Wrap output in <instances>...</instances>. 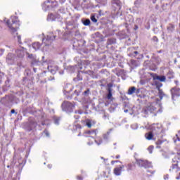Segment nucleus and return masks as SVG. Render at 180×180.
I'll use <instances>...</instances> for the list:
<instances>
[{"mask_svg": "<svg viewBox=\"0 0 180 180\" xmlns=\"http://www.w3.org/2000/svg\"><path fill=\"white\" fill-rule=\"evenodd\" d=\"M158 108H159L158 110L160 112H162L161 110V103H160V100H158V98L156 99L155 102L149 103L143 109L142 112L144 115H150V113H155Z\"/></svg>", "mask_w": 180, "mask_h": 180, "instance_id": "nucleus-1", "label": "nucleus"}, {"mask_svg": "<svg viewBox=\"0 0 180 180\" xmlns=\"http://www.w3.org/2000/svg\"><path fill=\"white\" fill-rule=\"evenodd\" d=\"M7 26L9 27L11 33H15V32L19 29L20 24L19 23V20L16 17L12 18V23L9 21L6 22Z\"/></svg>", "mask_w": 180, "mask_h": 180, "instance_id": "nucleus-2", "label": "nucleus"}, {"mask_svg": "<svg viewBox=\"0 0 180 180\" xmlns=\"http://www.w3.org/2000/svg\"><path fill=\"white\" fill-rule=\"evenodd\" d=\"M75 108V103H71L70 101H65L62 104V109L67 113H71L74 112V109Z\"/></svg>", "mask_w": 180, "mask_h": 180, "instance_id": "nucleus-3", "label": "nucleus"}, {"mask_svg": "<svg viewBox=\"0 0 180 180\" xmlns=\"http://www.w3.org/2000/svg\"><path fill=\"white\" fill-rule=\"evenodd\" d=\"M56 6H58V3H57V1L48 0L42 4V9L44 11H49L50 8H56Z\"/></svg>", "mask_w": 180, "mask_h": 180, "instance_id": "nucleus-4", "label": "nucleus"}, {"mask_svg": "<svg viewBox=\"0 0 180 180\" xmlns=\"http://www.w3.org/2000/svg\"><path fill=\"white\" fill-rule=\"evenodd\" d=\"M53 64H54V62H53V60H49L47 68L49 71L51 72V74H53L54 75V74H56L57 71H58V66Z\"/></svg>", "mask_w": 180, "mask_h": 180, "instance_id": "nucleus-5", "label": "nucleus"}, {"mask_svg": "<svg viewBox=\"0 0 180 180\" xmlns=\"http://www.w3.org/2000/svg\"><path fill=\"white\" fill-rule=\"evenodd\" d=\"M172 101H176L180 96V89L177 87H174L170 90Z\"/></svg>", "mask_w": 180, "mask_h": 180, "instance_id": "nucleus-6", "label": "nucleus"}, {"mask_svg": "<svg viewBox=\"0 0 180 180\" xmlns=\"http://www.w3.org/2000/svg\"><path fill=\"white\" fill-rule=\"evenodd\" d=\"M150 129L152 130V133L153 134H158L159 133H161L162 131V129H161V125L158 124H153L150 126Z\"/></svg>", "mask_w": 180, "mask_h": 180, "instance_id": "nucleus-7", "label": "nucleus"}, {"mask_svg": "<svg viewBox=\"0 0 180 180\" xmlns=\"http://www.w3.org/2000/svg\"><path fill=\"white\" fill-rule=\"evenodd\" d=\"M96 134H98V129L88 130L84 132L85 137H91L94 139L96 137Z\"/></svg>", "mask_w": 180, "mask_h": 180, "instance_id": "nucleus-8", "label": "nucleus"}, {"mask_svg": "<svg viewBox=\"0 0 180 180\" xmlns=\"http://www.w3.org/2000/svg\"><path fill=\"white\" fill-rule=\"evenodd\" d=\"M13 101V97L12 96H6V97H4L1 99L0 102L3 105H9V103H11Z\"/></svg>", "mask_w": 180, "mask_h": 180, "instance_id": "nucleus-9", "label": "nucleus"}, {"mask_svg": "<svg viewBox=\"0 0 180 180\" xmlns=\"http://www.w3.org/2000/svg\"><path fill=\"white\" fill-rule=\"evenodd\" d=\"M161 86H162V84H159L156 85V88L158 91V96L160 99V101L162 99V98H165V96H167V94H164V91L162 89H161Z\"/></svg>", "mask_w": 180, "mask_h": 180, "instance_id": "nucleus-10", "label": "nucleus"}, {"mask_svg": "<svg viewBox=\"0 0 180 180\" xmlns=\"http://www.w3.org/2000/svg\"><path fill=\"white\" fill-rule=\"evenodd\" d=\"M58 19H61V17L60 15H54L53 13H51L48 15L47 20H49L51 22H53L54 20H58Z\"/></svg>", "mask_w": 180, "mask_h": 180, "instance_id": "nucleus-11", "label": "nucleus"}, {"mask_svg": "<svg viewBox=\"0 0 180 180\" xmlns=\"http://www.w3.org/2000/svg\"><path fill=\"white\" fill-rule=\"evenodd\" d=\"M15 60V55L13 53H8L6 57V63L10 65L13 64V60Z\"/></svg>", "mask_w": 180, "mask_h": 180, "instance_id": "nucleus-12", "label": "nucleus"}, {"mask_svg": "<svg viewBox=\"0 0 180 180\" xmlns=\"http://www.w3.org/2000/svg\"><path fill=\"white\" fill-rule=\"evenodd\" d=\"M112 4L113 8H115V9H120L122 8V2L120 0H112Z\"/></svg>", "mask_w": 180, "mask_h": 180, "instance_id": "nucleus-13", "label": "nucleus"}, {"mask_svg": "<svg viewBox=\"0 0 180 180\" xmlns=\"http://www.w3.org/2000/svg\"><path fill=\"white\" fill-rule=\"evenodd\" d=\"M124 168V165H121L118 167H115L114 169V174L115 175H116L117 176H119L120 175H122V169Z\"/></svg>", "mask_w": 180, "mask_h": 180, "instance_id": "nucleus-14", "label": "nucleus"}, {"mask_svg": "<svg viewBox=\"0 0 180 180\" xmlns=\"http://www.w3.org/2000/svg\"><path fill=\"white\" fill-rule=\"evenodd\" d=\"M15 54L18 57L20 58H22V57L25 56V50H23V48H20V49H17L15 51Z\"/></svg>", "mask_w": 180, "mask_h": 180, "instance_id": "nucleus-15", "label": "nucleus"}, {"mask_svg": "<svg viewBox=\"0 0 180 180\" xmlns=\"http://www.w3.org/2000/svg\"><path fill=\"white\" fill-rule=\"evenodd\" d=\"M29 58H32V64L33 65H36L37 64H39V59H37V58H36V56L33 55V54H30L28 56Z\"/></svg>", "mask_w": 180, "mask_h": 180, "instance_id": "nucleus-16", "label": "nucleus"}, {"mask_svg": "<svg viewBox=\"0 0 180 180\" xmlns=\"http://www.w3.org/2000/svg\"><path fill=\"white\" fill-rule=\"evenodd\" d=\"M32 46L35 51H37V50H40L41 48V44H40V42H34L32 44Z\"/></svg>", "mask_w": 180, "mask_h": 180, "instance_id": "nucleus-17", "label": "nucleus"}, {"mask_svg": "<svg viewBox=\"0 0 180 180\" xmlns=\"http://www.w3.org/2000/svg\"><path fill=\"white\" fill-rule=\"evenodd\" d=\"M108 94H107V99H108V101H113V96L112 94V89L111 88H108Z\"/></svg>", "mask_w": 180, "mask_h": 180, "instance_id": "nucleus-18", "label": "nucleus"}, {"mask_svg": "<svg viewBox=\"0 0 180 180\" xmlns=\"http://www.w3.org/2000/svg\"><path fill=\"white\" fill-rule=\"evenodd\" d=\"M154 79H158V81H160V82H165L167 77L165 76H156L154 77Z\"/></svg>", "mask_w": 180, "mask_h": 180, "instance_id": "nucleus-19", "label": "nucleus"}, {"mask_svg": "<svg viewBox=\"0 0 180 180\" xmlns=\"http://www.w3.org/2000/svg\"><path fill=\"white\" fill-rule=\"evenodd\" d=\"M51 34H49V35H47L46 40V41H48V43H51V41H53V40L56 39V35H53L52 37Z\"/></svg>", "mask_w": 180, "mask_h": 180, "instance_id": "nucleus-20", "label": "nucleus"}, {"mask_svg": "<svg viewBox=\"0 0 180 180\" xmlns=\"http://www.w3.org/2000/svg\"><path fill=\"white\" fill-rule=\"evenodd\" d=\"M167 30H168L169 33H172V32H174V30H175V25H174L172 24H169L167 26Z\"/></svg>", "mask_w": 180, "mask_h": 180, "instance_id": "nucleus-21", "label": "nucleus"}, {"mask_svg": "<svg viewBox=\"0 0 180 180\" xmlns=\"http://www.w3.org/2000/svg\"><path fill=\"white\" fill-rule=\"evenodd\" d=\"M36 126H37V123L30 122V128L28 129L29 131H30V130H33V129H34L36 127Z\"/></svg>", "mask_w": 180, "mask_h": 180, "instance_id": "nucleus-22", "label": "nucleus"}, {"mask_svg": "<svg viewBox=\"0 0 180 180\" xmlns=\"http://www.w3.org/2000/svg\"><path fill=\"white\" fill-rule=\"evenodd\" d=\"M131 67L134 68V67H139V65H140V63H139V61L131 60Z\"/></svg>", "mask_w": 180, "mask_h": 180, "instance_id": "nucleus-23", "label": "nucleus"}, {"mask_svg": "<svg viewBox=\"0 0 180 180\" xmlns=\"http://www.w3.org/2000/svg\"><path fill=\"white\" fill-rule=\"evenodd\" d=\"M136 92V88L134 86L130 87L128 89V95H133Z\"/></svg>", "mask_w": 180, "mask_h": 180, "instance_id": "nucleus-24", "label": "nucleus"}, {"mask_svg": "<svg viewBox=\"0 0 180 180\" xmlns=\"http://www.w3.org/2000/svg\"><path fill=\"white\" fill-rule=\"evenodd\" d=\"M145 137L147 140H152L153 139V132H148L146 134Z\"/></svg>", "mask_w": 180, "mask_h": 180, "instance_id": "nucleus-25", "label": "nucleus"}, {"mask_svg": "<svg viewBox=\"0 0 180 180\" xmlns=\"http://www.w3.org/2000/svg\"><path fill=\"white\" fill-rule=\"evenodd\" d=\"M152 167L151 162L145 160V162L143 163V168H150Z\"/></svg>", "mask_w": 180, "mask_h": 180, "instance_id": "nucleus-26", "label": "nucleus"}, {"mask_svg": "<svg viewBox=\"0 0 180 180\" xmlns=\"http://www.w3.org/2000/svg\"><path fill=\"white\" fill-rule=\"evenodd\" d=\"M112 129H110L109 131L103 135L104 140H108V139H109V134H110V131H112Z\"/></svg>", "mask_w": 180, "mask_h": 180, "instance_id": "nucleus-27", "label": "nucleus"}, {"mask_svg": "<svg viewBox=\"0 0 180 180\" xmlns=\"http://www.w3.org/2000/svg\"><path fill=\"white\" fill-rule=\"evenodd\" d=\"M167 77L169 79L174 78V72L172 70H169L167 72Z\"/></svg>", "mask_w": 180, "mask_h": 180, "instance_id": "nucleus-28", "label": "nucleus"}, {"mask_svg": "<svg viewBox=\"0 0 180 180\" xmlns=\"http://www.w3.org/2000/svg\"><path fill=\"white\" fill-rule=\"evenodd\" d=\"M146 160H138L136 161L137 164L139 165V167H144V162Z\"/></svg>", "mask_w": 180, "mask_h": 180, "instance_id": "nucleus-29", "label": "nucleus"}, {"mask_svg": "<svg viewBox=\"0 0 180 180\" xmlns=\"http://www.w3.org/2000/svg\"><path fill=\"white\" fill-rule=\"evenodd\" d=\"M83 25L84 26H89L91 25V20L89 19H86L83 21Z\"/></svg>", "mask_w": 180, "mask_h": 180, "instance_id": "nucleus-30", "label": "nucleus"}, {"mask_svg": "<svg viewBox=\"0 0 180 180\" xmlns=\"http://www.w3.org/2000/svg\"><path fill=\"white\" fill-rule=\"evenodd\" d=\"M86 126H87L89 129H91V127H92V122L90 120H86Z\"/></svg>", "mask_w": 180, "mask_h": 180, "instance_id": "nucleus-31", "label": "nucleus"}, {"mask_svg": "<svg viewBox=\"0 0 180 180\" xmlns=\"http://www.w3.org/2000/svg\"><path fill=\"white\" fill-rule=\"evenodd\" d=\"M95 143L98 146H101V143H102V138H97L96 139H95Z\"/></svg>", "mask_w": 180, "mask_h": 180, "instance_id": "nucleus-32", "label": "nucleus"}, {"mask_svg": "<svg viewBox=\"0 0 180 180\" xmlns=\"http://www.w3.org/2000/svg\"><path fill=\"white\" fill-rule=\"evenodd\" d=\"M91 20L94 22V23H96V22H98V20L96 19V18H95L94 15H91Z\"/></svg>", "mask_w": 180, "mask_h": 180, "instance_id": "nucleus-33", "label": "nucleus"}, {"mask_svg": "<svg viewBox=\"0 0 180 180\" xmlns=\"http://www.w3.org/2000/svg\"><path fill=\"white\" fill-rule=\"evenodd\" d=\"M162 143H163L162 141L158 140V141L156 142V144H157L156 148H160V146H161V144H162Z\"/></svg>", "mask_w": 180, "mask_h": 180, "instance_id": "nucleus-34", "label": "nucleus"}, {"mask_svg": "<svg viewBox=\"0 0 180 180\" xmlns=\"http://www.w3.org/2000/svg\"><path fill=\"white\" fill-rule=\"evenodd\" d=\"M131 127L133 130H136V129H139V125L137 124H133L131 125Z\"/></svg>", "mask_w": 180, "mask_h": 180, "instance_id": "nucleus-35", "label": "nucleus"}, {"mask_svg": "<svg viewBox=\"0 0 180 180\" xmlns=\"http://www.w3.org/2000/svg\"><path fill=\"white\" fill-rule=\"evenodd\" d=\"M153 150H154V146H150L148 148V151H149L150 154H153Z\"/></svg>", "mask_w": 180, "mask_h": 180, "instance_id": "nucleus-36", "label": "nucleus"}, {"mask_svg": "<svg viewBox=\"0 0 180 180\" xmlns=\"http://www.w3.org/2000/svg\"><path fill=\"white\" fill-rule=\"evenodd\" d=\"M54 123L55 124H57V125L60 124V118H55Z\"/></svg>", "mask_w": 180, "mask_h": 180, "instance_id": "nucleus-37", "label": "nucleus"}, {"mask_svg": "<svg viewBox=\"0 0 180 180\" xmlns=\"http://www.w3.org/2000/svg\"><path fill=\"white\" fill-rule=\"evenodd\" d=\"M175 168H178V165H173L171 169H169V171H172V169H175Z\"/></svg>", "mask_w": 180, "mask_h": 180, "instance_id": "nucleus-38", "label": "nucleus"}, {"mask_svg": "<svg viewBox=\"0 0 180 180\" xmlns=\"http://www.w3.org/2000/svg\"><path fill=\"white\" fill-rule=\"evenodd\" d=\"M79 92H81L79 90H75L74 95H76V96H79Z\"/></svg>", "mask_w": 180, "mask_h": 180, "instance_id": "nucleus-39", "label": "nucleus"}, {"mask_svg": "<svg viewBox=\"0 0 180 180\" xmlns=\"http://www.w3.org/2000/svg\"><path fill=\"white\" fill-rule=\"evenodd\" d=\"M70 68L72 70V72H74L75 71V68H77V66H70Z\"/></svg>", "mask_w": 180, "mask_h": 180, "instance_id": "nucleus-40", "label": "nucleus"}, {"mask_svg": "<svg viewBox=\"0 0 180 180\" xmlns=\"http://www.w3.org/2000/svg\"><path fill=\"white\" fill-rule=\"evenodd\" d=\"M44 134H46V137H50V134L49 133V131L47 130L44 131Z\"/></svg>", "mask_w": 180, "mask_h": 180, "instance_id": "nucleus-41", "label": "nucleus"}, {"mask_svg": "<svg viewBox=\"0 0 180 180\" xmlns=\"http://www.w3.org/2000/svg\"><path fill=\"white\" fill-rule=\"evenodd\" d=\"M17 39H18V43H19L20 44H22V42L20 41V39H21L20 36H18V37H17Z\"/></svg>", "mask_w": 180, "mask_h": 180, "instance_id": "nucleus-42", "label": "nucleus"}, {"mask_svg": "<svg viewBox=\"0 0 180 180\" xmlns=\"http://www.w3.org/2000/svg\"><path fill=\"white\" fill-rule=\"evenodd\" d=\"M116 162H119V160H112L111 164L113 165V164H115Z\"/></svg>", "mask_w": 180, "mask_h": 180, "instance_id": "nucleus-43", "label": "nucleus"}, {"mask_svg": "<svg viewBox=\"0 0 180 180\" xmlns=\"http://www.w3.org/2000/svg\"><path fill=\"white\" fill-rule=\"evenodd\" d=\"M136 22H137L138 23H141V18H137V19H136Z\"/></svg>", "mask_w": 180, "mask_h": 180, "instance_id": "nucleus-44", "label": "nucleus"}, {"mask_svg": "<svg viewBox=\"0 0 180 180\" xmlns=\"http://www.w3.org/2000/svg\"><path fill=\"white\" fill-rule=\"evenodd\" d=\"M4 54V49H0V56Z\"/></svg>", "mask_w": 180, "mask_h": 180, "instance_id": "nucleus-45", "label": "nucleus"}, {"mask_svg": "<svg viewBox=\"0 0 180 180\" xmlns=\"http://www.w3.org/2000/svg\"><path fill=\"white\" fill-rule=\"evenodd\" d=\"M59 74H60V75H63V74H64V70H60V71H59Z\"/></svg>", "mask_w": 180, "mask_h": 180, "instance_id": "nucleus-46", "label": "nucleus"}, {"mask_svg": "<svg viewBox=\"0 0 180 180\" xmlns=\"http://www.w3.org/2000/svg\"><path fill=\"white\" fill-rule=\"evenodd\" d=\"M75 113H79V115H82V112L81 111H75Z\"/></svg>", "mask_w": 180, "mask_h": 180, "instance_id": "nucleus-47", "label": "nucleus"}, {"mask_svg": "<svg viewBox=\"0 0 180 180\" xmlns=\"http://www.w3.org/2000/svg\"><path fill=\"white\" fill-rule=\"evenodd\" d=\"M77 179H79V180H82V176H77Z\"/></svg>", "mask_w": 180, "mask_h": 180, "instance_id": "nucleus-48", "label": "nucleus"}, {"mask_svg": "<svg viewBox=\"0 0 180 180\" xmlns=\"http://www.w3.org/2000/svg\"><path fill=\"white\" fill-rule=\"evenodd\" d=\"M60 4H64V2H65V0H59Z\"/></svg>", "mask_w": 180, "mask_h": 180, "instance_id": "nucleus-49", "label": "nucleus"}, {"mask_svg": "<svg viewBox=\"0 0 180 180\" xmlns=\"http://www.w3.org/2000/svg\"><path fill=\"white\" fill-rule=\"evenodd\" d=\"M76 127H77V129H81V125L77 124V125H76Z\"/></svg>", "mask_w": 180, "mask_h": 180, "instance_id": "nucleus-50", "label": "nucleus"}, {"mask_svg": "<svg viewBox=\"0 0 180 180\" xmlns=\"http://www.w3.org/2000/svg\"><path fill=\"white\" fill-rule=\"evenodd\" d=\"M54 79V77H51V78L49 79V81H53Z\"/></svg>", "mask_w": 180, "mask_h": 180, "instance_id": "nucleus-51", "label": "nucleus"}, {"mask_svg": "<svg viewBox=\"0 0 180 180\" xmlns=\"http://www.w3.org/2000/svg\"><path fill=\"white\" fill-rule=\"evenodd\" d=\"M137 29H139V26L135 25V26H134V30H137Z\"/></svg>", "mask_w": 180, "mask_h": 180, "instance_id": "nucleus-52", "label": "nucleus"}, {"mask_svg": "<svg viewBox=\"0 0 180 180\" xmlns=\"http://www.w3.org/2000/svg\"><path fill=\"white\" fill-rule=\"evenodd\" d=\"M134 54H135V56H137V54H139V52L135 51H134Z\"/></svg>", "mask_w": 180, "mask_h": 180, "instance_id": "nucleus-53", "label": "nucleus"}, {"mask_svg": "<svg viewBox=\"0 0 180 180\" xmlns=\"http://www.w3.org/2000/svg\"><path fill=\"white\" fill-rule=\"evenodd\" d=\"M51 167H52L51 165H48V168H49V169H51Z\"/></svg>", "mask_w": 180, "mask_h": 180, "instance_id": "nucleus-54", "label": "nucleus"}, {"mask_svg": "<svg viewBox=\"0 0 180 180\" xmlns=\"http://www.w3.org/2000/svg\"><path fill=\"white\" fill-rule=\"evenodd\" d=\"M136 94H139V92H140V90L139 89H137L135 91Z\"/></svg>", "mask_w": 180, "mask_h": 180, "instance_id": "nucleus-55", "label": "nucleus"}, {"mask_svg": "<svg viewBox=\"0 0 180 180\" xmlns=\"http://www.w3.org/2000/svg\"><path fill=\"white\" fill-rule=\"evenodd\" d=\"M115 158H117V159L120 158V155H117L115 157Z\"/></svg>", "mask_w": 180, "mask_h": 180, "instance_id": "nucleus-56", "label": "nucleus"}, {"mask_svg": "<svg viewBox=\"0 0 180 180\" xmlns=\"http://www.w3.org/2000/svg\"><path fill=\"white\" fill-rule=\"evenodd\" d=\"M11 113H15V110H11Z\"/></svg>", "mask_w": 180, "mask_h": 180, "instance_id": "nucleus-57", "label": "nucleus"}, {"mask_svg": "<svg viewBox=\"0 0 180 180\" xmlns=\"http://www.w3.org/2000/svg\"><path fill=\"white\" fill-rule=\"evenodd\" d=\"M127 112H129L128 110H124V112H125V113H127Z\"/></svg>", "mask_w": 180, "mask_h": 180, "instance_id": "nucleus-58", "label": "nucleus"}, {"mask_svg": "<svg viewBox=\"0 0 180 180\" xmlns=\"http://www.w3.org/2000/svg\"><path fill=\"white\" fill-rule=\"evenodd\" d=\"M156 1H157V0H153V4H155Z\"/></svg>", "mask_w": 180, "mask_h": 180, "instance_id": "nucleus-59", "label": "nucleus"}, {"mask_svg": "<svg viewBox=\"0 0 180 180\" xmlns=\"http://www.w3.org/2000/svg\"><path fill=\"white\" fill-rule=\"evenodd\" d=\"M33 70H34V72H36V68H34Z\"/></svg>", "mask_w": 180, "mask_h": 180, "instance_id": "nucleus-60", "label": "nucleus"}, {"mask_svg": "<svg viewBox=\"0 0 180 180\" xmlns=\"http://www.w3.org/2000/svg\"><path fill=\"white\" fill-rule=\"evenodd\" d=\"M65 92H69V91H68V90H67V89H65Z\"/></svg>", "mask_w": 180, "mask_h": 180, "instance_id": "nucleus-61", "label": "nucleus"}, {"mask_svg": "<svg viewBox=\"0 0 180 180\" xmlns=\"http://www.w3.org/2000/svg\"><path fill=\"white\" fill-rule=\"evenodd\" d=\"M84 94H88V91H84Z\"/></svg>", "mask_w": 180, "mask_h": 180, "instance_id": "nucleus-62", "label": "nucleus"}, {"mask_svg": "<svg viewBox=\"0 0 180 180\" xmlns=\"http://www.w3.org/2000/svg\"><path fill=\"white\" fill-rule=\"evenodd\" d=\"M87 144H88L89 146H91V143H89V142H88Z\"/></svg>", "mask_w": 180, "mask_h": 180, "instance_id": "nucleus-63", "label": "nucleus"}, {"mask_svg": "<svg viewBox=\"0 0 180 180\" xmlns=\"http://www.w3.org/2000/svg\"><path fill=\"white\" fill-rule=\"evenodd\" d=\"M165 179H168V176L165 177Z\"/></svg>", "mask_w": 180, "mask_h": 180, "instance_id": "nucleus-64", "label": "nucleus"}]
</instances>
